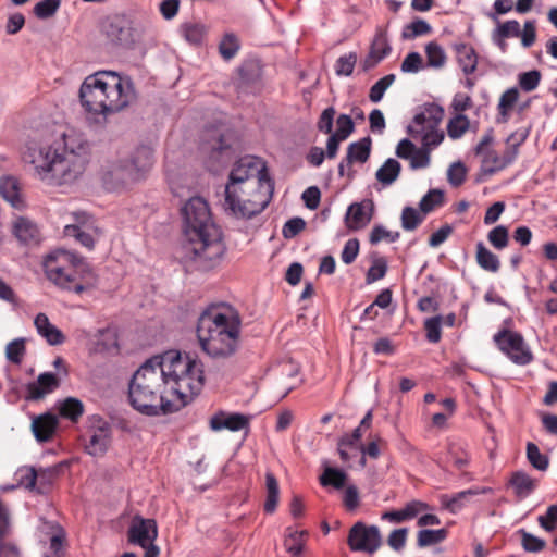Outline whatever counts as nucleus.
Here are the masks:
<instances>
[{
	"instance_id": "1",
	"label": "nucleus",
	"mask_w": 557,
	"mask_h": 557,
	"mask_svg": "<svg viewBox=\"0 0 557 557\" xmlns=\"http://www.w3.org/2000/svg\"><path fill=\"white\" fill-rule=\"evenodd\" d=\"M185 239L178 249L184 262H193L201 271L216 268L223 260L226 246L222 230L212 221L207 201L191 197L182 208Z\"/></svg>"
},
{
	"instance_id": "2",
	"label": "nucleus",
	"mask_w": 557,
	"mask_h": 557,
	"mask_svg": "<svg viewBox=\"0 0 557 557\" xmlns=\"http://www.w3.org/2000/svg\"><path fill=\"white\" fill-rule=\"evenodd\" d=\"M242 319L226 304H211L199 315L196 334L201 349L212 358L232 357L238 349Z\"/></svg>"
},
{
	"instance_id": "3",
	"label": "nucleus",
	"mask_w": 557,
	"mask_h": 557,
	"mask_svg": "<svg viewBox=\"0 0 557 557\" xmlns=\"http://www.w3.org/2000/svg\"><path fill=\"white\" fill-rule=\"evenodd\" d=\"M135 99L132 79L113 71H99L87 76L79 88L81 104L92 115L120 112Z\"/></svg>"
},
{
	"instance_id": "4",
	"label": "nucleus",
	"mask_w": 557,
	"mask_h": 557,
	"mask_svg": "<svg viewBox=\"0 0 557 557\" xmlns=\"http://www.w3.org/2000/svg\"><path fill=\"white\" fill-rule=\"evenodd\" d=\"M162 360L159 356L147 359L133 374L128 384V401L133 409L147 417L165 416L182 408L176 400L166 399L162 388L164 381L159 373Z\"/></svg>"
},
{
	"instance_id": "5",
	"label": "nucleus",
	"mask_w": 557,
	"mask_h": 557,
	"mask_svg": "<svg viewBox=\"0 0 557 557\" xmlns=\"http://www.w3.org/2000/svg\"><path fill=\"white\" fill-rule=\"evenodd\" d=\"M162 363L159 373L164 383L173 382V395L181 408L191 403L205 386L203 366L197 357L182 355L178 350H169L159 356Z\"/></svg>"
},
{
	"instance_id": "6",
	"label": "nucleus",
	"mask_w": 557,
	"mask_h": 557,
	"mask_svg": "<svg viewBox=\"0 0 557 557\" xmlns=\"http://www.w3.org/2000/svg\"><path fill=\"white\" fill-rule=\"evenodd\" d=\"M47 278L63 290L82 294L98 285V275L83 256L59 249L44 262Z\"/></svg>"
},
{
	"instance_id": "7",
	"label": "nucleus",
	"mask_w": 557,
	"mask_h": 557,
	"mask_svg": "<svg viewBox=\"0 0 557 557\" xmlns=\"http://www.w3.org/2000/svg\"><path fill=\"white\" fill-rule=\"evenodd\" d=\"M75 143V138L64 136L62 152L53 146L28 148L24 153V160L33 164L41 177L51 174L54 178H64L70 170V162L65 153L70 151L71 154L79 157L87 154L89 150L88 143L78 140L76 147L74 146Z\"/></svg>"
},
{
	"instance_id": "8",
	"label": "nucleus",
	"mask_w": 557,
	"mask_h": 557,
	"mask_svg": "<svg viewBox=\"0 0 557 557\" xmlns=\"http://www.w3.org/2000/svg\"><path fill=\"white\" fill-rule=\"evenodd\" d=\"M236 140V132L225 124L206 127L202 135L201 149L207 153V168L209 171H216L219 166L228 163L234 158V144Z\"/></svg>"
},
{
	"instance_id": "9",
	"label": "nucleus",
	"mask_w": 557,
	"mask_h": 557,
	"mask_svg": "<svg viewBox=\"0 0 557 557\" xmlns=\"http://www.w3.org/2000/svg\"><path fill=\"white\" fill-rule=\"evenodd\" d=\"M274 191V181L270 177L267 168L263 165L259 171V185L255 196H260L258 201L247 199L240 201L238 195L230 194L224 197V210L236 218L249 220L261 213L270 203Z\"/></svg>"
},
{
	"instance_id": "10",
	"label": "nucleus",
	"mask_w": 557,
	"mask_h": 557,
	"mask_svg": "<svg viewBox=\"0 0 557 557\" xmlns=\"http://www.w3.org/2000/svg\"><path fill=\"white\" fill-rule=\"evenodd\" d=\"M102 29L111 45L125 49H132L139 37L135 21L126 13L108 16L102 24Z\"/></svg>"
},
{
	"instance_id": "11",
	"label": "nucleus",
	"mask_w": 557,
	"mask_h": 557,
	"mask_svg": "<svg viewBox=\"0 0 557 557\" xmlns=\"http://www.w3.org/2000/svg\"><path fill=\"white\" fill-rule=\"evenodd\" d=\"M493 339L497 348L513 363L525 366L533 360V355L520 333L503 329L494 335Z\"/></svg>"
},
{
	"instance_id": "12",
	"label": "nucleus",
	"mask_w": 557,
	"mask_h": 557,
	"mask_svg": "<svg viewBox=\"0 0 557 557\" xmlns=\"http://www.w3.org/2000/svg\"><path fill=\"white\" fill-rule=\"evenodd\" d=\"M347 544L352 552L375 553L382 545L379 527L367 525L362 521L356 522L348 532Z\"/></svg>"
},
{
	"instance_id": "13",
	"label": "nucleus",
	"mask_w": 557,
	"mask_h": 557,
	"mask_svg": "<svg viewBox=\"0 0 557 557\" xmlns=\"http://www.w3.org/2000/svg\"><path fill=\"white\" fill-rule=\"evenodd\" d=\"M90 421L89 438L85 442V451L94 457L102 456L111 445V425L99 414H94Z\"/></svg>"
},
{
	"instance_id": "14",
	"label": "nucleus",
	"mask_w": 557,
	"mask_h": 557,
	"mask_svg": "<svg viewBox=\"0 0 557 557\" xmlns=\"http://www.w3.org/2000/svg\"><path fill=\"white\" fill-rule=\"evenodd\" d=\"M494 129L490 127L473 149L475 156H483L480 174L475 180L476 183L482 182V176L493 175L503 170L500 168L502 157L498 156L496 150L488 148L494 143Z\"/></svg>"
},
{
	"instance_id": "15",
	"label": "nucleus",
	"mask_w": 557,
	"mask_h": 557,
	"mask_svg": "<svg viewBox=\"0 0 557 557\" xmlns=\"http://www.w3.org/2000/svg\"><path fill=\"white\" fill-rule=\"evenodd\" d=\"M392 53V46L388 40L387 27L376 26L373 39L371 40L368 54L361 61L363 72H368L379 65Z\"/></svg>"
},
{
	"instance_id": "16",
	"label": "nucleus",
	"mask_w": 557,
	"mask_h": 557,
	"mask_svg": "<svg viewBox=\"0 0 557 557\" xmlns=\"http://www.w3.org/2000/svg\"><path fill=\"white\" fill-rule=\"evenodd\" d=\"M158 537V525L154 519H146L135 515L127 531V540L131 544L145 547Z\"/></svg>"
},
{
	"instance_id": "17",
	"label": "nucleus",
	"mask_w": 557,
	"mask_h": 557,
	"mask_svg": "<svg viewBox=\"0 0 557 557\" xmlns=\"http://www.w3.org/2000/svg\"><path fill=\"white\" fill-rule=\"evenodd\" d=\"M132 168L128 158L117 160L103 173V183L109 186V188L116 189L140 181L138 174L134 173L135 169Z\"/></svg>"
},
{
	"instance_id": "18",
	"label": "nucleus",
	"mask_w": 557,
	"mask_h": 557,
	"mask_svg": "<svg viewBox=\"0 0 557 557\" xmlns=\"http://www.w3.org/2000/svg\"><path fill=\"white\" fill-rule=\"evenodd\" d=\"M236 74L238 88H251L261 82L263 75V64L258 58L245 59L236 69Z\"/></svg>"
},
{
	"instance_id": "19",
	"label": "nucleus",
	"mask_w": 557,
	"mask_h": 557,
	"mask_svg": "<svg viewBox=\"0 0 557 557\" xmlns=\"http://www.w3.org/2000/svg\"><path fill=\"white\" fill-rule=\"evenodd\" d=\"M374 205L372 200L351 203L345 215V224L349 231H358L366 227L373 215Z\"/></svg>"
},
{
	"instance_id": "20",
	"label": "nucleus",
	"mask_w": 557,
	"mask_h": 557,
	"mask_svg": "<svg viewBox=\"0 0 557 557\" xmlns=\"http://www.w3.org/2000/svg\"><path fill=\"white\" fill-rule=\"evenodd\" d=\"M249 422V416L239 412L226 413L225 411L220 410L211 417L209 425L212 431H221L226 429L232 432H237L244 429L248 430Z\"/></svg>"
},
{
	"instance_id": "21",
	"label": "nucleus",
	"mask_w": 557,
	"mask_h": 557,
	"mask_svg": "<svg viewBox=\"0 0 557 557\" xmlns=\"http://www.w3.org/2000/svg\"><path fill=\"white\" fill-rule=\"evenodd\" d=\"M60 386V380L53 372L40 373L37 381L29 382L26 385V400L37 401L46 395L54 392Z\"/></svg>"
},
{
	"instance_id": "22",
	"label": "nucleus",
	"mask_w": 557,
	"mask_h": 557,
	"mask_svg": "<svg viewBox=\"0 0 557 557\" xmlns=\"http://www.w3.org/2000/svg\"><path fill=\"white\" fill-rule=\"evenodd\" d=\"M253 171L259 173L260 170L256 169L252 160L249 158L239 159L228 174V181L224 189V197L227 196V191H230V194L238 195L236 185L249 180L253 175Z\"/></svg>"
},
{
	"instance_id": "23",
	"label": "nucleus",
	"mask_w": 557,
	"mask_h": 557,
	"mask_svg": "<svg viewBox=\"0 0 557 557\" xmlns=\"http://www.w3.org/2000/svg\"><path fill=\"white\" fill-rule=\"evenodd\" d=\"M58 425V417L51 412H45L33 419L32 431L39 443H46L52 440Z\"/></svg>"
},
{
	"instance_id": "24",
	"label": "nucleus",
	"mask_w": 557,
	"mask_h": 557,
	"mask_svg": "<svg viewBox=\"0 0 557 557\" xmlns=\"http://www.w3.org/2000/svg\"><path fill=\"white\" fill-rule=\"evenodd\" d=\"M491 492L490 487H471L461 492H458L451 496L443 494L440 496L442 508L448 512L455 515L463 507V500L470 496H476L481 494H487Z\"/></svg>"
},
{
	"instance_id": "25",
	"label": "nucleus",
	"mask_w": 557,
	"mask_h": 557,
	"mask_svg": "<svg viewBox=\"0 0 557 557\" xmlns=\"http://www.w3.org/2000/svg\"><path fill=\"white\" fill-rule=\"evenodd\" d=\"M12 233L23 245L37 244L40 239L37 224L25 216H20L15 220Z\"/></svg>"
},
{
	"instance_id": "26",
	"label": "nucleus",
	"mask_w": 557,
	"mask_h": 557,
	"mask_svg": "<svg viewBox=\"0 0 557 557\" xmlns=\"http://www.w3.org/2000/svg\"><path fill=\"white\" fill-rule=\"evenodd\" d=\"M178 33L189 45L202 47L207 41L209 27L201 22H184L180 25Z\"/></svg>"
},
{
	"instance_id": "27",
	"label": "nucleus",
	"mask_w": 557,
	"mask_h": 557,
	"mask_svg": "<svg viewBox=\"0 0 557 557\" xmlns=\"http://www.w3.org/2000/svg\"><path fill=\"white\" fill-rule=\"evenodd\" d=\"M134 173H137L140 180L153 165V150L149 146L141 145L137 147L128 157Z\"/></svg>"
},
{
	"instance_id": "28",
	"label": "nucleus",
	"mask_w": 557,
	"mask_h": 557,
	"mask_svg": "<svg viewBox=\"0 0 557 557\" xmlns=\"http://www.w3.org/2000/svg\"><path fill=\"white\" fill-rule=\"evenodd\" d=\"M453 48L459 66L466 75L474 73L478 66V53L475 49L465 42H455Z\"/></svg>"
},
{
	"instance_id": "29",
	"label": "nucleus",
	"mask_w": 557,
	"mask_h": 557,
	"mask_svg": "<svg viewBox=\"0 0 557 557\" xmlns=\"http://www.w3.org/2000/svg\"><path fill=\"white\" fill-rule=\"evenodd\" d=\"M508 484L515 490V495L522 499L528 497L537 487V480L527 472L518 470L511 473Z\"/></svg>"
},
{
	"instance_id": "30",
	"label": "nucleus",
	"mask_w": 557,
	"mask_h": 557,
	"mask_svg": "<svg viewBox=\"0 0 557 557\" xmlns=\"http://www.w3.org/2000/svg\"><path fill=\"white\" fill-rule=\"evenodd\" d=\"M0 195L7 200L13 208L22 209L24 201L20 194V183L14 176L7 175L0 180Z\"/></svg>"
},
{
	"instance_id": "31",
	"label": "nucleus",
	"mask_w": 557,
	"mask_h": 557,
	"mask_svg": "<svg viewBox=\"0 0 557 557\" xmlns=\"http://www.w3.org/2000/svg\"><path fill=\"white\" fill-rule=\"evenodd\" d=\"M372 139L366 136L358 141L351 143L347 148L345 158L346 164L350 166L354 162L364 163L371 153Z\"/></svg>"
},
{
	"instance_id": "32",
	"label": "nucleus",
	"mask_w": 557,
	"mask_h": 557,
	"mask_svg": "<svg viewBox=\"0 0 557 557\" xmlns=\"http://www.w3.org/2000/svg\"><path fill=\"white\" fill-rule=\"evenodd\" d=\"M240 49L242 40L234 32H225L218 44V52L225 62L232 61Z\"/></svg>"
},
{
	"instance_id": "33",
	"label": "nucleus",
	"mask_w": 557,
	"mask_h": 557,
	"mask_svg": "<svg viewBox=\"0 0 557 557\" xmlns=\"http://www.w3.org/2000/svg\"><path fill=\"white\" fill-rule=\"evenodd\" d=\"M267 498L263 505L265 513H274L278 504L280 486L278 481L272 472L265 473Z\"/></svg>"
},
{
	"instance_id": "34",
	"label": "nucleus",
	"mask_w": 557,
	"mask_h": 557,
	"mask_svg": "<svg viewBox=\"0 0 557 557\" xmlns=\"http://www.w3.org/2000/svg\"><path fill=\"white\" fill-rule=\"evenodd\" d=\"M401 164L394 158H388L375 173V178L384 186L392 185L399 176Z\"/></svg>"
},
{
	"instance_id": "35",
	"label": "nucleus",
	"mask_w": 557,
	"mask_h": 557,
	"mask_svg": "<svg viewBox=\"0 0 557 557\" xmlns=\"http://www.w3.org/2000/svg\"><path fill=\"white\" fill-rule=\"evenodd\" d=\"M347 473L339 468L326 467L319 478V482L323 487L332 486L339 491L345 487L347 481Z\"/></svg>"
},
{
	"instance_id": "36",
	"label": "nucleus",
	"mask_w": 557,
	"mask_h": 557,
	"mask_svg": "<svg viewBox=\"0 0 557 557\" xmlns=\"http://www.w3.org/2000/svg\"><path fill=\"white\" fill-rule=\"evenodd\" d=\"M478 264L485 271L495 273L500 268L498 257L485 247L482 242L476 244V256Z\"/></svg>"
},
{
	"instance_id": "37",
	"label": "nucleus",
	"mask_w": 557,
	"mask_h": 557,
	"mask_svg": "<svg viewBox=\"0 0 557 557\" xmlns=\"http://www.w3.org/2000/svg\"><path fill=\"white\" fill-rule=\"evenodd\" d=\"M308 536L309 533L306 530L290 531L284 540V547L286 552L294 557L301 555Z\"/></svg>"
},
{
	"instance_id": "38",
	"label": "nucleus",
	"mask_w": 557,
	"mask_h": 557,
	"mask_svg": "<svg viewBox=\"0 0 557 557\" xmlns=\"http://www.w3.org/2000/svg\"><path fill=\"white\" fill-rule=\"evenodd\" d=\"M448 536V530L445 528L431 530L421 529L417 534V546L419 548L435 545L445 541Z\"/></svg>"
},
{
	"instance_id": "39",
	"label": "nucleus",
	"mask_w": 557,
	"mask_h": 557,
	"mask_svg": "<svg viewBox=\"0 0 557 557\" xmlns=\"http://www.w3.org/2000/svg\"><path fill=\"white\" fill-rule=\"evenodd\" d=\"M84 413L83 403L75 397H67L59 405V414L72 422H77Z\"/></svg>"
},
{
	"instance_id": "40",
	"label": "nucleus",
	"mask_w": 557,
	"mask_h": 557,
	"mask_svg": "<svg viewBox=\"0 0 557 557\" xmlns=\"http://www.w3.org/2000/svg\"><path fill=\"white\" fill-rule=\"evenodd\" d=\"M527 459L530 465L539 470L546 471L549 466V458L540 451L539 446L533 442H528L525 447Z\"/></svg>"
},
{
	"instance_id": "41",
	"label": "nucleus",
	"mask_w": 557,
	"mask_h": 557,
	"mask_svg": "<svg viewBox=\"0 0 557 557\" xmlns=\"http://www.w3.org/2000/svg\"><path fill=\"white\" fill-rule=\"evenodd\" d=\"M444 203V191L441 189H430L420 200L419 209L424 215L432 212L435 208Z\"/></svg>"
},
{
	"instance_id": "42",
	"label": "nucleus",
	"mask_w": 557,
	"mask_h": 557,
	"mask_svg": "<svg viewBox=\"0 0 557 557\" xmlns=\"http://www.w3.org/2000/svg\"><path fill=\"white\" fill-rule=\"evenodd\" d=\"M519 98V91L516 87L507 89L500 97L497 106L499 116L497 122H506L508 117V110H510Z\"/></svg>"
},
{
	"instance_id": "43",
	"label": "nucleus",
	"mask_w": 557,
	"mask_h": 557,
	"mask_svg": "<svg viewBox=\"0 0 557 557\" xmlns=\"http://www.w3.org/2000/svg\"><path fill=\"white\" fill-rule=\"evenodd\" d=\"M424 221V214L416 208L406 206L401 211L400 222L405 231H414Z\"/></svg>"
},
{
	"instance_id": "44",
	"label": "nucleus",
	"mask_w": 557,
	"mask_h": 557,
	"mask_svg": "<svg viewBox=\"0 0 557 557\" xmlns=\"http://www.w3.org/2000/svg\"><path fill=\"white\" fill-rule=\"evenodd\" d=\"M432 32L431 25L422 20L417 17L411 23L407 24L401 32L403 39H413L419 36L428 35Z\"/></svg>"
},
{
	"instance_id": "45",
	"label": "nucleus",
	"mask_w": 557,
	"mask_h": 557,
	"mask_svg": "<svg viewBox=\"0 0 557 557\" xmlns=\"http://www.w3.org/2000/svg\"><path fill=\"white\" fill-rule=\"evenodd\" d=\"M517 534L521 537V546L528 553H540L546 547L545 540L533 535L524 529H519Z\"/></svg>"
},
{
	"instance_id": "46",
	"label": "nucleus",
	"mask_w": 557,
	"mask_h": 557,
	"mask_svg": "<svg viewBox=\"0 0 557 557\" xmlns=\"http://www.w3.org/2000/svg\"><path fill=\"white\" fill-rule=\"evenodd\" d=\"M425 54L428 65L431 67H442L447 59L444 49L436 41H431L425 46Z\"/></svg>"
},
{
	"instance_id": "47",
	"label": "nucleus",
	"mask_w": 557,
	"mask_h": 557,
	"mask_svg": "<svg viewBox=\"0 0 557 557\" xmlns=\"http://www.w3.org/2000/svg\"><path fill=\"white\" fill-rule=\"evenodd\" d=\"M469 125L468 116L459 113L448 121L447 134L451 139H458L468 131Z\"/></svg>"
},
{
	"instance_id": "48",
	"label": "nucleus",
	"mask_w": 557,
	"mask_h": 557,
	"mask_svg": "<svg viewBox=\"0 0 557 557\" xmlns=\"http://www.w3.org/2000/svg\"><path fill=\"white\" fill-rule=\"evenodd\" d=\"M25 354V338H15L7 345L5 357L12 363L21 364Z\"/></svg>"
},
{
	"instance_id": "49",
	"label": "nucleus",
	"mask_w": 557,
	"mask_h": 557,
	"mask_svg": "<svg viewBox=\"0 0 557 557\" xmlns=\"http://www.w3.org/2000/svg\"><path fill=\"white\" fill-rule=\"evenodd\" d=\"M358 55L351 51L341 55L335 62V73L337 76H350L357 63Z\"/></svg>"
},
{
	"instance_id": "50",
	"label": "nucleus",
	"mask_w": 557,
	"mask_h": 557,
	"mask_svg": "<svg viewBox=\"0 0 557 557\" xmlns=\"http://www.w3.org/2000/svg\"><path fill=\"white\" fill-rule=\"evenodd\" d=\"M399 232H392L386 230L381 224H375L369 234V242L371 245H377L383 239L387 240L388 243H395L399 239Z\"/></svg>"
},
{
	"instance_id": "51",
	"label": "nucleus",
	"mask_w": 557,
	"mask_h": 557,
	"mask_svg": "<svg viewBox=\"0 0 557 557\" xmlns=\"http://www.w3.org/2000/svg\"><path fill=\"white\" fill-rule=\"evenodd\" d=\"M61 7V0H42L37 2L33 9L36 17L47 20L52 17Z\"/></svg>"
},
{
	"instance_id": "52",
	"label": "nucleus",
	"mask_w": 557,
	"mask_h": 557,
	"mask_svg": "<svg viewBox=\"0 0 557 557\" xmlns=\"http://www.w3.org/2000/svg\"><path fill=\"white\" fill-rule=\"evenodd\" d=\"M395 74H387L380 78L371 88L369 99L376 103L382 100L386 89L395 82Z\"/></svg>"
},
{
	"instance_id": "53",
	"label": "nucleus",
	"mask_w": 557,
	"mask_h": 557,
	"mask_svg": "<svg viewBox=\"0 0 557 557\" xmlns=\"http://www.w3.org/2000/svg\"><path fill=\"white\" fill-rule=\"evenodd\" d=\"M442 315H435L424 321L425 337L430 343H438L442 338Z\"/></svg>"
},
{
	"instance_id": "54",
	"label": "nucleus",
	"mask_w": 557,
	"mask_h": 557,
	"mask_svg": "<svg viewBox=\"0 0 557 557\" xmlns=\"http://www.w3.org/2000/svg\"><path fill=\"white\" fill-rule=\"evenodd\" d=\"M448 457L457 470H463L470 462V455L456 444L448 445Z\"/></svg>"
},
{
	"instance_id": "55",
	"label": "nucleus",
	"mask_w": 557,
	"mask_h": 557,
	"mask_svg": "<svg viewBox=\"0 0 557 557\" xmlns=\"http://www.w3.org/2000/svg\"><path fill=\"white\" fill-rule=\"evenodd\" d=\"M387 260L384 257H376L366 274L367 284H372L383 278L387 272Z\"/></svg>"
},
{
	"instance_id": "56",
	"label": "nucleus",
	"mask_w": 557,
	"mask_h": 557,
	"mask_svg": "<svg viewBox=\"0 0 557 557\" xmlns=\"http://www.w3.org/2000/svg\"><path fill=\"white\" fill-rule=\"evenodd\" d=\"M64 235L76 238L84 247L92 249L95 239L88 232L81 228L79 225H66L64 227Z\"/></svg>"
},
{
	"instance_id": "57",
	"label": "nucleus",
	"mask_w": 557,
	"mask_h": 557,
	"mask_svg": "<svg viewBox=\"0 0 557 557\" xmlns=\"http://www.w3.org/2000/svg\"><path fill=\"white\" fill-rule=\"evenodd\" d=\"M37 472L33 467L20 470V479L17 486H24L29 491H37V493L42 494L45 493V488L41 486L37 487Z\"/></svg>"
},
{
	"instance_id": "58",
	"label": "nucleus",
	"mask_w": 557,
	"mask_h": 557,
	"mask_svg": "<svg viewBox=\"0 0 557 557\" xmlns=\"http://www.w3.org/2000/svg\"><path fill=\"white\" fill-rule=\"evenodd\" d=\"M487 239L494 248L504 249L509 243L508 228L505 225L495 226L488 232Z\"/></svg>"
},
{
	"instance_id": "59",
	"label": "nucleus",
	"mask_w": 557,
	"mask_h": 557,
	"mask_svg": "<svg viewBox=\"0 0 557 557\" xmlns=\"http://www.w3.org/2000/svg\"><path fill=\"white\" fill-rule=\"evenodd\" d=\"M467 177V168L461 161L454 162L447 171V180L454 187L461 186Z\"/></svg>"
},
{
	"instance_id": "60",
	"label": "nucleus",
	"mask_w": 557,
	"mask_h": 557,
	"mask_svg": "<svg viewBox=\"0 0 557 557\" xmlns=\"http://www.w3.org/2000/svg\"><path fill=\"white\" fill-rule=\"evenodd\" d=\"M336 131L333 135L342 139H347L355 132V122L348 114H339L336 119Z\"/></svg>"
},
{
	"instance_id": "61",
	"label": "nucleus",
	"mask_w": 557,
	"mask_h": 557,
	"mask_svg": "<svg viewBox=\"0 0 557 557\" xmlns=\"http://www.w3.org/2000/svg\"><path fill=\"white\" fill-rule=\"evenodd\" d=\"M425 114L428 117L426 129H435L438 127L440 123L444 117V109L437 103H428L425 104Z\"/></svg>"
},
{
	"instance_id": "62",
	"label": "nucleus",
	"mask_w": 557,
	"mask_h": 557,
	"mask_svg": "<svg viewBox=\"0 0 557 557\" xmlns=\"http://www.w3.org/2000/svg\"><path fill=\"white\" fill-rule=\"evenodd\" d=\"M541 77V72L537 70L521 73L519 75V85L523 91H532L539 86Z\"/></svg>"
},
{
	"instance_id": "63",
	"label": "nucleus",
	"mask_w": 557,
	"mask_h": 557,
	"mask_svg": "<svg viewBox=\"0 0 557 557\" xmlns=\"http://www.w3.org/2000/svg\"><path fill=\"white\" fill-rule=\"evenodd\" d=\"M493 32L505 38L519 37L521 34L520 24L516 20H509L504 23L499 21V24H497V27L493 29Z\"/></svg>"
},
{
	"instance_id": "64",
	"label": "nucleus",
	"mask_w": 557,
	"mask_h": 557,
	"mask_svg": "<svg viewBox=\"0 0 557 557\" xmlns=\"http://www.w3.org/2000/svg\"><path fill=\"white\" fill-rule=\"evenodd\" d=\"M537 522L545 531L553 532L557 522V505H550L546 510V515L539 516Z\"/></svg>"
}]
</instances>
